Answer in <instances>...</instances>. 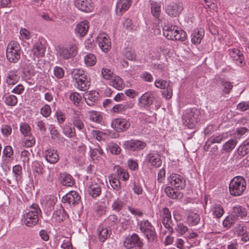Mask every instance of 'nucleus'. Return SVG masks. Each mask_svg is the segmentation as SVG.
Returning a JSON list of instances; mask_svg holds the SVG:
<instances>
[{"mask_svg":"<svg viewBox=\"0 0 249 249\" xmlns=\"http://www.w3.org/2000/svg\"><path fill=\"white\" fill-rule=\"evenodd\" d=\"M108 178L110 184L113 189L117 191L120 190L121 187L120 180L113 176H109Z\"/></svg>","mask_w":249,"mask_h":249,"instance_id":"49530a36","label":"nucleus"},{"mask_svg":"<svg viewBox=\"0 0 249 249\" xmlns=\"http://www.w3.org/2000/svg\"><path fill=\"white\" fill-rule=\"evenodd\" d=\"M33 54L37 57L44 56L46 48L41 41L36 42L33 48Z\"/></svg>","mask_w":249,"mask_h":249,"instance_id":"c85d7f7f","label":"nucleus"},{"mask_svg":"<svg viewBox=\"0 0 249 249\" xmlns=\"http://www.w3.org/2000/svg\"><path fill=\"white\" fill-rule=\"evenodd\" d=\"M4 102L7 106H15L18 103V99L15 95L11 94L5 97Z\"/></svg>","mask_w":249,"mask_h":249,"instance_id":"13d9d810","label":"nucleus"},{"mask_svg":"<svg viewBox=\"0 0 249 249\" xmlns=\"http://www.w3.org/2000/svg\"><path fill=\"white\" fill-rule=\"evenodd\" d=\"M163 35L168 39L172 40L184 41L186 38L185 32L179 29L175 25H165L163 28Z\"/></svg>","mask_w":249,"mask_h":249,"instance_id":"f257e3e1","label":"nucleus"},{"mask_svg":"<svg viewBox=\"0 0 249 249\" xmlns=\"http://www.w3.org/2000/svg\"><path fill=\"white\" fill-rule=\"evenodd\" d=\"M71 75L73 79L76 81L80 78L86 76L87 73L83 70L75 69L71 72Z\"/></svg>","mask_w":249,"mask_h":249,"instance_id":"79ce46f5","label":"nucleus"},{"mask_svg":"<svg viewBox=\"0 0 249 249\" xmlns=\"http://www.w3.org/2000/svg\"><path fill=\"white\" fill-rule=\"evenodd\" d=\"M151 13L153 16L156 18L158 17L160 14V6L157 3L151 4Z\"/></svg>","mask_w":249,"mask_h":249,"instance_id":"bf43d9fd","label":"nucleus"},{"mask_svg":"<svg viewBox=\"0 0 249 249\" xmlns=\"http://www.w3.org/2000/svg\"><path fill=\"white\" fill-rule=\"evenodd\" d=\"M90 153L92 158H98L103 155V151L99 146H98L96 148L91 149Z\"/></svg>","mask_w":249,"mask_h":249,"instance_id":"774afa93","label":"nucleus"},{"mask_svg":"<svg viewBox=\"0 0 249 249\" xmlns=\"http://www.w3.org/2000/svg\"><path fill=\"white\" fill-rule=\"evenodd\" d=\"M22 222L28 227L35 226L38 222V216H37V213L35 212H29L24 215Z\"/></svg>","mask_w":249,"mask_h":249,"instance_id":"6ab92c4d","label":"nucleus"},{"mask_svg":"<svg viewBox=\"0 0 249 249\" xmlns=\"http://www.w3.org/2000/svg\"><path fill=\"white\" fill-rule=\"evenodd\" d=\"M200 112L197 109H192L190 111H188L185 115V119L186 121L188 122V124H194L197 123L198 120L199 119Z\"/></svg>","mask_w":249,"mask_h":249,"instance_id":"393cba45","label":"nucleus"},{"mask_svg":"<svg viewBox=\"0 0 249 249\" xmlns=\"http://www.w3.org/2000/svg\"><path fill=\"white\" fill-rule=\"evenodd\" d=\"M52 112V109L50 105L45 104L40 108V114L45 118L50 116Z\"/></svg>","mask_w":249,"mask_h":249,"instance_id":"680f3d73","label":"nucleus"},{"mask_svg":"<svg viewBox=\"0 0 249 249\" xmlns=\"http://www.w3.org/2000/svg\"><path fill=\"white\" fill-rule=\"evenodd\" d=\"M145 161L155 168L160 167L162 164L160 157L156 151H152L147 154L146 156Z\"/></svg>","mask_w":249,"mask_h":249,"instance_id":"2eb2a0df","label":"nucleus"},{"mask_svg":"<svg viewBox=\"0 0 249 249\" xmlns=\"http://www.w3.org/2000/svg\"><path fill=\"white\" fill-rule=\"evenodd\" d=\"M162 211V223L165 228L168 230V232L170 234H173L174 230L172 228V226L174 224L171 220V213L169 209L167 208H163Z\"/></svg>","mask_w":249,"mask_h":249,"instance_id":"9b49d317","label":"nucleus"},{"mask_svg":"<svg viewBox=\"0 0 249 249\" xmlns=\"http://www.w3.org/2000/svg\"><path fill=\"white\" fill-rule=\"evenodd\" d=\"M89 117L91 121L97 123H100L102 121V116L100 113L97 111H91L88 112Z\"/></svg>","mask_w":249,"mask_h":249,"instance_id":"58836bf2","label":"nucleus"},{"mask_svg":"<svg viewBox=\"0 0 249 249\" xmlns=\"http://www.w3.org/2000/svg\"><path fill=\"white\" fill-rule=\"evenodd\" d=\"M124 247L130 249L136 246L140 247L142 246V243L137 234L134 233L131 236L126 237L124 242Z\"/></svg>","mask_w":249,"mask_h":249,"instance_id":"f3484780","label":"nucleus"},{"mask_svg":"<svg viewBox=\"0 0 249 249\" xmlns=\"http://www.w3.org/2000/svg\"><path fill=\"white\" fill-rule=\"evenodd\" d=\"M183 9L182 3H175L171 4L167 6L166 13L170 17H176L178 16Z\"/></svg>","mask_w":249,"mask_h":249,"instance_id":"a211bd4d","label":"nucleus"},{"mask_svg":"<svg viewBox=\"0 0 249 249\" xmlns=\"http://www.w3.org/2000/svg\"><path fill=\"white\" fill-rule=\"evenodd\" d=\"M80 201V196L79 194L75 191H70L66 195L63 196L62 202L64 204L68 203L70 205L75 206L78 204Z\"/></svg>","mask_w":249,"mask_h":249,"instance_id":"4468645a","label":"nucleus"},{"mask_svg":"<svg viewBox=\"0 0 249 249\" xmlns=\"http://www.w3.org/2000/svg\"><path fill=\"white\" fill-rule=\"evenodd\" d=\"M232 214L238 220L239 218H243L247 214V211L243 207L237 205L233 208Z\"/></svg>","mask_w":249,"mask_h":249,"instance_id":"7c9ffc66","label":"nucleus"},{"mask_svg":"<svg viewBox=\"0 0 249 249\" xmlns=\"http://www.w3.org/2000/svg\"><path fill=\"white\" fill-rule=\"evenodd\" d=\"M238 153L240 155L245 156L249 152V142L245 141L238 148Z\"/></svg>","mask_w":249,"mask_h":249,"instance_id":"8fccbe9b","label":"nucleus"},{"mask_svg":"<svg viewBox=\"0 0 249 249\" xmlns=\"http://www.w3.org/2000/svg\"><path fill=\"white\" fill-rule=\"evenodd\" d=\"M220 83L222 87V92L226 94H229L232 88L231 83L225 80H221Z\"/></svg>","mask_w":249,"mask_h":249,"instance_id":"09e8293b","label":"nucleus"},{"mask_svg":"<svg viewBox=\"0 0 249 249\" xmlns=\"http://www.w3.org/2000/svg\"><path fill=\"white\" fill-rule=\"evenodd\" d=\"M238 220L232 214L226 217L223 222V226L229 229Z\"/></svg>","mask_w":249,"mask_h":249,"instance_id":"4c0bfd02","label":"nucleus"},{"mask_svg":"<svg viewBox=\"0 0 249 249\" xmlns=\"http://www.w3.org/2000/svg\"><path fill=\"white\" fill-rule=\"evenodd\" d=\"M84 61L87 66H92L96 64V58L93 54L88 53L85 56Z\"/></svg>","mask_w":249,"mask_h":249,"instance_id":"3c124183","label":"nucleus"},{"mask_svg":"<svg viewBox=\"0 0 249 249\" xmlns=\"http://www.w3.org/2000/svg\"><path fill=\"white\" fill-rule=\"evenodd\" d=\"M20 131L26 138L24 141L25 145L27 147H31L35 143V139L31 134V127L30 125L23 123L20 125Z\"/></svg>","mask_w":249,"mask_h":249,"instance_id":"423d86ee","label":"nucleus"},{"mask_svg":"<svg viewBox=\"0 0 249 249\" xmlns=\"http://www.w3.org/2000/svg\"><path fill=\"white\" fill-rule=\"evenodd\" d=\"M75 82L77 84V89L82 91L88 90L90 85V78L88 75L78 79Z\"/></svg>","mask_w":249,"mask_h":249,"instance_id":"bb28decb","label":"nucleus"},{"mask_svg":"<svg viewBox=\"0 0 249 249\" xmlns=\"http://www.w3.org/2000/svg\"><path fill=\"white\" fill-rule=\"evenodd\" d=\"M101 73L103 77L107 80H110L115 75L111 70L107 68H103Z\"/></svg>","mask_w":249,"mask_h":249,"instance_id":"338daca9","label":"nucleus"},{"mask_svg":"<svg viewBox=\"0 0 249 249\" xmlns=\"http://www.w3.org/2000/svg\"><path fill=\"white\" fill-rule=\"evenodd\" d=\"M229 54L232 60L236 65L241 67L245 64L243 53L238 49H231L229 50Z\"/></svg>","mask_w":249,"mask_h":249,"instance_id":"aec40b11","label":"nucleus"},{"mask_svg":"<svg viewBox=\"0 0 249 249\" xmlns=\"http://www.w3.org/2000/svg\"><path fill=\"white\" fill-rule=\"evenodd\" d=\"M89 194L93 198L99 196L101 193L100 184L96 182H93L88 188Z\"/></svg>","mask_w":249,"mask_h":249,"instance_id":"cd10ccee","label":"nucleus"},{"mask_svg":"<svg viewBox=\"0 0 249 249\" xmlns=\"http://www.w3.org/2000/svg\"><path fill=\"white\" fill-rule=\"evenodd\" d=\"M116 171L118 175L122 178L123 181H126L128 179L129 175L126 169L120 166H116Z\"/></svg>","mask_w":249,"mask_h":249,"instance_id":"a18cd8bd","label":"nucleus"},{"mask_svg":"<svg viewBox=\"0 0 249 249\" xmlns=\"http://www.w3.org/2000/svg\"><path fill=\"white\" fill-rule=\"evenodd\" d=\"M110 85L118 90L124 88L125 85L123 79L119 76L114 75L110 80Z\"/></svg>","mask_w":249,"mask_h":249,"instance_id":"c756f323","label":"nucleus"},{"mask_svg":"<svg viewBox=\"0 0 249 249\" xmlns=\"http://www.w3.org/2000/svg\"><path fill=\"white\" fill-rule=\"evenodd\" d=\"M166 195L172 199H176L178 197V193L175 191L172 187L167 186L164 189Z\"/></svg>","mask_w":249,"mask_h":249,"instance_id":"4d7b16f0","label":"nucleus"},{"mask_svg":"<svg viewBox=\"0 0 249 249\" xmlns=\"http://www.w3.org/2000/svg\"><path fill=\"white\" fill-rule=\"evenodd\" d=\"M237 141L235 139H231L223 145L224 150L227 152L231 151L235 147Z\"/></svg>","mask_w":249,"mask_h":249,"instance_id":"6e6d98bb","label":"nucleus"},{"mask_svg":"<svg viewBox=\"0 0 249 249\" xmlns=\"http://www.w3.org/2000/svg\"><path fill=\"white\" fill-rule=\"evenodd\" d=\"M227 137V134L223 133L217 136H212L206 142L204 146V150L209 151L211 149V146L215 143H220Z\"/></svg>","mask_w":249,"mask_h":249,"instance_id":"b1692460","label":"nucleus"},{"mask_svg":"<svg viewBox=\"0 0 249 249\" xmlns=\"http://www.w3.org/2000/svg\"><path fill=\"white\" fill-rule=\"evenodd\" d=\"M205 9H208L210 11H216L217 10V4L213 0H203L201 2Z\"/></svg>","mask_w":249,"mask_h":249,"instance_id":"e433bc0d","label":"nucleus"},{"mask_svg":"<svg viewBox=\"0 0 249 249\" xmlns=\"http://www.w3.org/2000/svg\"><path fill=\"white\" fill-rule=\"evenodd\" d=\"M61 183L66 186H72L74 184L72 177L68 174H63L60 177Z\"/></svg>","mask_w":249,"mask_h":249,"instance_id":"c9c22d12","label":"nucleus"},{"mask_svg":"<svg viewBox=\"0 0 249 249\" xmlns=\"http://www.w3.org/2000/svg\"><path fill=\"white\" fill-rule=\"evenodd\" d=\"M13 173L14 175L9 176L7 178V183L9 185L12 183L17 182L22 177V167L19 165H16L13 167Z\"/></svg>","mask_w":249,"mask_h":249,"instance_id":"412c9836","label":"nucleus"},{"mask_svg":"<svg viewBox=\"0 0 249 249\" xmlns=\"http://www.w3.org/2000/svg\"><path fill=\"white\" fill-rule=\"evenodd\" d=\"M98 93L95 91H90L85 95V101L87 104L89 106L93 105L98 98Z\"/></svg>","mask_w":249,"mask_h":249,"instance_id":"f704fd0d","label":"nucleus"},{"mask_svg":"<svg viewBox=\"0 0 249 249\" xmlns=\"http://www.w3.org/2000/svg\"><path fill=\"white\" fill-rule=\"evenodd\" d=\"M246 188V182L242 176H236L233 178L229 184V191L231 195L239 196Z\"/></svg>","mask_w":249,"mask_h":249,"instance_id":"7ed1b4c3","label":"nucleus"},{"mask_svg":"<svg viewBox=\"0 0 249 249\" xmlns=\"http://www.w3.org/2000/svg\"><path fill=\"white\" fill-rule=\"evenodd\" d=\"M155 94L152 91L144 93L138 100L139 106L142 107H150L155 100Z\"/></svg>","mask_w":249,"mask_h":249,"instance_id":"ddd939ff","label":"nucleus"},{"mask_svg":"<svg viewBox=\"0 0 249 249\" xmlns=\"http://www.w3.org/2000/svg\"><path fill=\"white\" fill-rule=\"evenodd\" d=\"M100 48L104 52H108L111 48V42L107 35L100 34L96 38Z\"/></svg>","mask_w":249,"mask_h":249,"instance_id":"f8f14e48","label":"nucleus"},{"mask_svg":"<svg viewBox=\"0 0 249 249\" xmlns=\"http://www.w3.org/2000/svg\"><path fill=\"white\" fill-rule=\"evenodd\" d=\"M168 181L171 185L178 190H182L186 186V181L183 177L177 174H172L168 177Z\"/></svg>","mask_w":249,"mask_h":249,"instance_id":"1a4fd4ad","label":"nucleus"},{"mask_svg":"<svg viewBox=\"0 0 249 249\" xmlns=\"http://www.w3.org/2000/svg\"><path fill=\"white\" fill-rule=\"evenodd\" d=\"M45 158L47 161L51 163H56L59 159L56 151L52 149H49L46 151Z\"/></svg>","mask_w":249,"mask_h":249,"instance_id":"2f4dec72","label":"nucleus"},{"mask_svg":"<svg viewBox=\"0 0 249 249\" xmlns=\"http://www.w3.org/2000/svg\"><path fill=\"white\" fill-rule=\"evenodd\" d=\"M89 28V23L87 20L83 21L78 23L75 28V33L80 36H84Z\"/></svg>","mask_w":249,"mask_h":249,"instance_id":"a878e982","label":"nucleus"},{"mask_svg":"<svg viewBox=\"0 0 249 249\" xmlns=\"http://www.w3.org/2000/svg\"><path fill=\"white\" fill-rule=\"evenodd\" d=\"M123 54L128 60H132L135 57L134 50L130 46H127L124 49Z\"/></svg>","mask_w":249,"mask_h":249,"instance_id":"864d4df0","label":"nucleus"},{"mask_svg":"<svg viewBox=\"0 0 249 249\" xmlns=\"http://www.w3.org/2000/svg\"><path fill=\"white\" fill-rule=\"evenodd\" d=\"M21 47L17 41H11L7 45L6 52V58L11 63H17L21 57Z\"/></svg>","mask_w":249,"mask_h":249,"instance_id":"f03ea898","label":"nucleus"},{"mask_svg":"<svg viewBox=\"0 0 249 249\" xmlns=\"http://www.w3.org/2000/svg\"><path fill=\"white\" fill-rule=\"evenodd\" d=\"M155 85L158 88L164 89L162 94L166 99H169L172 97L173 89L170 81L157 79L155 82Z\"/></svg>","mask_w":249,"mask_h":249,"instance_id":"39448f33","label":"nucleus"},{"mask_svg":"<svg viewBox=\"0 0 249 249\" xmlns=\"http://www.w3.org/2000/svg\"><path fill=\"white\" fill-rule=\"evenodd\" d=\"M146 143L142 141L131 139L126 141L123 143L124 148L132 151H139L143 149Z\"/></svg>","mask_w":249,"mask_h":249,"instance_id":"6e6552de","label":"nucleus"},{"mask_svg":"<svg viewBox=\"0 0 249 249\" xmlns=\"http://www.w3.org/2000/svg\"><path fill=\"white\" fill-rule=\"evenodd\" d=\"M111 125L116 131L123 132L127 130L130 125L129 122L123 118H117L113 120Z\"/></svg>","mask_w":249,"mask_h":249,"instance_id":"dca6fc26","label":"nucleus"},{"mask_svg":"<svg viewBox=\"0 0 249 249\" xmlns=\"http://www.w3.org/2000/svg\"><path fill=\"white\" fill-rule=\"evenodd\" d=\"M187 220L190 224L192 225H196L200 221V216L196 213L191 212L189 213Z\"/></svg>","mask_w":249,"mask_h":249,"instance_id":"37998d69","label":"nucleus"},{"mask_svg":"<svg viewBox=\"0 0 249 249\" xmlns=\"http://www.w3.org/2000/svg\"><path fill=\"white\" fill-rule=\"evenodd\" d=\"M124 205V202L122 201L119 198H117L113 201L111 207L113 211L119 212L123 209Z\"/></svg>","mask_w":249,"mask_h":249,"instance_id":"de8ad7c7","label":"nucleus"},{"mask_svg":"<svg viewBox=\"0 0 249 249\" xmlns=\"http://www.w3.org/2000/svg\"><path fill=\"white\" fill-rule=\"evenodd\" d=\"M111 231L107 228L100 227L98 229V239L100 242H104L110 236Z\"/></svg>","mask_w":249,"mask_h":249,"instance_id":"72a5a7b5","label":"nucleus"},{"mask_svg":"<svg viewBox=\"0 0 249 249\" xmlns=\"http://www.w3.org/2000/svg\"><path fill=\"white\" fill-rule=\"evenodd\" d=\"M204 34V31L202 29L194 30L191 35L192 42L195 44H199L203 37Z\"/></svg>","mask_w":249,"mask_h":249,"instance_id":"473e14b6","label":"nucleus"},{"mask_svg":"<svg viewBox=\"0 0 249 249\" xmlns=\"http://www.w3.org/2000/svg\"><path fill=\"white\" fill-rule=\"evenodd\" d=\"M20 76L16 70H11L7 71L4 75V80L7 86L12 87L19 81Z\"/></svg>","mask_w":249,"mask_h":249,"instance_id":"9d476101","label":"nucleus"},{"mask_svg":"<svg viewBox=\"0 0 249 249\" xmlns=\"http://www.w3.org/2000/svg\"><path fill=\"white\" fill-rule=\"evenodd\" d=\"M56 198L54 196H49L47 198L45 207L47 209V211L51 212L53 209V207L55 204Z\"/></svg>","mask_w":249,"mask_h":249,"instance_id":"5fc2aeb1","label":"nucleus"},{"mask_svg":"<svg viewBox=\"0 0 249 249\" xmlns=\"http://www.w3.org/2000/svg\"><path fill=\"white\" fill-rule=\"evenodd\" d=\"M63 132L64 135L69 138H71L75 135V128L72 127L70 124H65L63 128Z\"/></svg>","mask_w":249,"mask_h":249,"instance_id":"c03bdc74","label":"nucleus"},{"mask_svg":"<svg viewBox=\"0 0 249 249\" xmlns=\"http://www.w3.org/2000/svg\"><path fill=\"white\" fill-rule=\"evenodd\" d=\"M132 0H119L116 4V12L118 15H122L127 11L131 5Z\"/></svg>","mask_w":249,"mask_h":249,"instance_id":"5701e85b","label":"nucleus"},{"mask_svg":"<svg viewBox=\"0 0 249 249\" xmlns=\"http://www.w3.org/2000/svg\"><path fill=\"white\" fill-rule=\"evenodd\" d=\"M50 134L52 139L58 140L60 139V134L59 133L57 129L53 125H51L49 127Z\"/></svg>","mask_w":249,"mask_h":249,"instance_id":"052dcab7","label":"nucleus"},{"mask_svg":"<svg viewBox=\"0 0 249 249\" xmlns=\"http://www.w3.org/2000/svg\"><path fill=\"white\" fill-rule=\"evenodd\" d=\"M72 123L74 127L79 130L84 132L85 130V124L83 120L79 117H75L73 118Z\"/></svg>","mask_w":249,"mask_h":249,"instance_id":"ea45409f","label":"nucleus"},{"mask_svg":"<svg viewBox=\"0 0 249 249\" xmlns=\"http://www.w3.org/2000/svg\"><path fill=\"white\" fill-rule=\"evenodd\" d=\"M212 212L213 215L217 218L221 217L224 213L223 207L219 204H215L213 205Z\"/></svg>","mask_w":249,"mask_h":249,"instance_id":"a19ab883","label":"nucleus"},{"mask_svg":"<svg viewBox=\"0 0 249 249\" xmlns=\"http://www.w3.org/2000/svg\"><path fill=\"white\" fill-rule=\"evenodd\" d=\"M57 52L62 58L68 59L76 55L77 47L75 44L69 45L66 47H60L57 49Z\"/></svg>","mask_w":249,"mask_h":249,"instance_id":"0eeeda50","label":"nucleus"},{"mask_svg":"<svg viewBox=\"0 0 249 249\" xmlns=\"http://www.w3.org/2000/svg\"><path fill=\"white\" fill-rule=\"evenodd\" d=\"M74 4L78 9L85 12H91L93 8L91 0H75Z\"/></svg>","mask_w":249,"mask_h":249,"instance_id":"4be33fe9","label":"nucleus"},{"mask_svg":"<svg viewBox=\"0 0 249 249\" xmlns=\"http://www.w3.org/2000/svg\"><path fill=\"white\" fill-rule=\"evenodd\" d=\"M108 148L110 153L115 155H119L121 151V148L116 143L109 144Z\"/></svg>","mask_w":249,"mask_h":249,"instance_id":"e2e57ef3","label":"nucleus"},{"mask_svg":"<svg viewBox=\"0 0 249 249\" xmlns=\"http://www.w3.org/2000/svg\"><path fill=\"white\" fill-rule=\"evenodd\" d=\"M106 222L110 226H113L116 225L119 222L117 216L116 215H110L105 220Z\"/></svg>","mask_w":249,"mask_h":249,"instance_id":"69168bd1","label":"nucleus"},{"mask_svg":"<svg viewBox=\"0 0 249 249\" xmlns=\"http://www.w3.org/2000/svg\"><path fill=\"white\" fill-rule=\"evenodd\" d=\"M175 230L179 234V235H182L188 231V229L187 227L182 223H179L177 224Z\"/></svg>","mask_w":249,"mask_h":249,"instance_id":"0e129e2a","label":"nucleus"},{"mask_svg":"<svg viewBox=\"0 0 249 249\" xmlns=\"http://www.w3.org/2000/svg\"><path fill=\"white\" fill-rule=\"evenodd\" d=\"M140 231L150 242L154 241L157 238L154 227L147 219H143L138 223Z\"/></svg>","mask_w":249,"mask_h":249,"instance_id":"20e7f679","label":"nucleus"},{"mask_svg":"<svg viewBox=\"0 0 249 249\" xmlns=\"http://www.w3.org/2000/svg\"><path fill=\"white\" fill-rule=\"evenodd\" d=\"M70 99L76 106H79L81 100V96L76 92H73L70 95Z\"/></svg>","mask_w":249,"mask_h":249,"instance_id":"603ef678","label":"nucleus"}]
</instances>
